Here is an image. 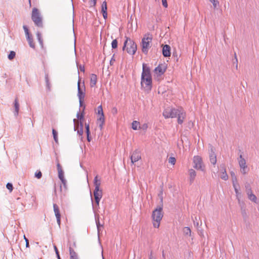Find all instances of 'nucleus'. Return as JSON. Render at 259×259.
Segmentation results:
<instances>
[{
  "label": "nucleus",
  "instance_id": "nucleus-63",
  "mask_svg": "<svg viewBox=\"0 0 259 259\" xmlns=\"http://www.w3.org/2000/svg\"><path fill=\"white\" fill-rule=\"evenodd\" d=\"M162 257L165 258V255L164 253V250L162 251Z\"/></svg>",
  "mask_w": 259,
  "mask_h": 259
},
{
  "label": "nucleus",
  "instance_id": "nucleus-15",
  "mask_svg": "<svg viewBox=\"0 0 259 259\" xmlns=\"http://www.w3.org/2000/svg\"><path fill=\"white\" fill-rule=\"evenodd\" d=\"M85 88L84 85L80 84V80L78 81V97H84L85 96Z\"/></svg>",
  "mask_w": 259,
  "mask_h": 259
},
{
  "label": "nucleus",
  "instance_id": "nucleus-59",
  "mask_svg": "<svg viewBox=\"0 0 259 259\" xmlns=\"http://www.w3.org/2000/svg\"><path fill=\"white\" fill-rule=\"evenodd\" d=\"M36 35H37V39L38 38H41V34L40 32H37V33H36Z\"/></svg>",
  "mask_w": 259,
  "mask_h": 259
},
{
  "label": "nucleus",
  "instance_id": "nucleus-31",
  "mask_svg": "<svg viewBox=\"0 0 259 259\" xmlns=\"http://www.w3.org/2000/svg\"><path fill=\"white\" fill-rule=\"evenodd\" d=\"M53 138H54V139L55 141V142L56 143H58V137H57V132L56 130H53Z\"/></svg>",
  "mask_w": 259,
  "mask_h": 259
},
{
  "label": "nucleus",
  "instance_id": "nucleus-58",
  "mask_svg": "<svg viewBox=\"0 0 259 259\" xmlns=\"http://www.w3.org/2000/svg\"><path fill=\"white\" fill-rule=\"evenodd\" d=\"M82 99L83 98H79V104L81 107H83V101L82 100Z\"/></svg>",
  "mask_w": 259,
  "mask_h": 259
},
{
  "label": "nucleus",
  "instance_id": "nucleus-13",
  "mask_svg": "<svg viewBox=\"0 0 259 259\" xmlns=\"http://www.w3.org/2000/svg\"><path fill=\"white\" fill-rule=\"evenodd\" d=\"M94 196L96 203L98 205L99 204V202L102 197V189L94 190Z\"/></svg>",
  "mask_w": 259,
  "mask_h": 259
},
{
  "label": "nucleus",
  "instance_id": "nucleus-60",
  "mask_svg": "<svg viewBox=\"0 0 259 259\" xmlns=\"http://www.w3.org/2000/svg\"><path fill=\"white\" fill-rule=\"evenodd\" d=\"M114 61H115V60L113 59V57H112L110 60V64L112 65Z\"/></svg>",
  "mask_w": 259,
  "mask_h": 259
},
{
  "label": "nucleus",
  "instance_id": "nucleus-38",
  "mask_svg": "<svg viewBox=\"0 0 259 259\" xmlns=\"http://www.w3.org/2000/svg\"><path fill=\"white\" fill-rule=\"evenodd\" d=\"M7 188L11 192L13 191V185L11 183H8L6 185Z\"/></svg>",
  "mask_w": 259,
  "mask_h": 259
},
{
  "label": "nucleus",
  "instance_id": "nucleus-43",
  "mask_svg": "<svg viewBox=\"0 0 259 259\" xmlns=\"http://www.w3.org/2000/svg\"><path fill=\"white\" fill-rule=\"evenodd\" d=\"M35 176L36 178H37V179H40L41 178V176H42V174H41V171H39L38 172H35Z\"/></svg>",
  "mask_w": 259,
  "mask_h": 259
},
{
  "label": "nucleus",
  "instance_id": "nucleus-56",
  "mask_svg": "<svg viewBox=\"0 0 259 259\" xmlns=\"http://www.w3.org/2000/svg\"><path fill=\"white\" fill-rule=\"evenodd\" d=\"M102 13H103V16L104 19H106L107 18V12H102Z\"/></svg>",
  "mask_w": 259,
  "mask_h": 259
},
{
  "label": "nucleus",
  "instance_id": "nucleus-41",
  "mask_svg": "<svg viewBox=\"0 0 259 259\" xmlns=\"http://www.w3.org/2000/svg\"><path fill=\"white\" fill-rule=\"evenodd\" d=\"M58 177L60 180L64 179V172L63 170H60V172H58Z\"/></svg>",
  "mask_w": 259,
  "mask_h": 259
},
{
  "label": "nucleus",
  "instance_id": "nucleus-46",
  "mask_svg": "<svg viewBox=\"0 0 259 259\" xmlns=\"http://www.w3.org/2000/svg\"><path fill=\"white\" fill-rule=\"evenodd\" d=\"M148 256H149V259H156V257L154 256H153L152 251H151L150 252Z\"/></svg>",
  "mask_w": 259,
  "mask_h": 259
},
{
  "label": "nucleus",
  "instance_id": "nucleus-26",
  "mask_svg": "<svg viewBox=\"0 0 259 259\" xmlns=\"http://www.w3.org/2000/svg\"><path fill=\"white\" fill-rule=\"evenodd\" d=\"M94 184L95 187V190L101 189V182L100 180H98V176H96L95 178H94Z\"/></svg>",
  "mask_w": 259,
  "mask_h": 259
},
{
  "label": "nucleus",
  "instance_id": "nucleus-5",
  "mask_svg": "<svg viewBox=\"0 0 259 259\" xmlns=\"http://www.w3.org/2000/svg\"><path fill=\"white\" fill-rule=\"evenodd\" d=\"M152 40V36L149 33L145 34L142 40V52L147 54L149 49L151 47V43Z\"/></svg>",
  "mask_w": 259,
  "mask_h": 259
},
{
  "label": "nucleus",
  "instance_id": "nucleus-7",
  "mask_svg": "<svg viewBox=\"0 0 259 259\" xmlns=\"http://www.w3.org/2000/svg\"><path fill=\"white\" fill-rule=\"evenodd\" d=\"M193 167L202 171H205V166L203 163L202 158L198 156H194L193 159Z\"/></svg>",
  "mask_w": 259,
  "mask_h": 259
},
{
  "label": "nucleus",
  "instance_id": "nucleus-3",
  "mask_svg": "<svg viewBox=\"0 0 259 259\" xmlns=\"http://www.w3.org/2000/svg\"><path fill=\"white\" fill-rule=\"evenodd\" d=\"M31 19L36 26L38 27L42 28V17L39 10L36 8L32 9Z\"/></svg>",
  "mask_w": 259,
  "mask_h": 259
},
{
  "label": "nucleus",
  "instance_id": "nucleus-34",
  "mask_svg": "<svg viewBox=\"0 0 259 259\" xmlns=\"http://www.w3.org/2000/svg\"><path fill=\"white\" fill-rule=\"evenodd\" d=\"M16 55V53L14 51H11L9 55H8V59L10 60H13Z\"/></svg>",
  "mask_w": 259,
  "mask_h": 259
},
{
  "label": "nucleus",
  "instance_id": "nucleus-30",
  "mask_svg": "<svg viewBox=\"0 0 259 259\" xmlns=\"http://www.w3.org/2000/svg\"><path fill=\"white\" fill-rule=\"evenodd\" d=\"M139 122L137 121H134L132 122V128L134 130H137L138 128V127L139 126Z\"/></svg>",
  "mask_w": 259,
  "mask_h": 259
},
{
  "label": "nucleus",
  "instance_id": "nucleus-55",
  "mask_svg": "<svg viewBox=\"0 0 259 259\" xmlns=\"http://www.w3.org/2000/svg\"><path fill=\"white\" fill-rule=\"evenodd\" d=\"M235 59L236 60V64H235L236 68L237 69V68H238V60H237L236 54H235Z\"/></svg>",
  "mask_w": 259,
  "mask_h": 259
},
{
  "label": "nucleus",
  "instance_id": "nucleus-16",
  "mask_svg": "<svg viewBox=\"0 0 259 259\" xmlns=\"http://www.w3.org/2000/svg\"><path fill=\"white\" fill-rule=\"evenodd\" d=\"M54 211L57 218V222L59 226H60L61 223V214L60 213L59 208L58 206L54 204L53 205Z\"/></svg>",
  "mask_w": 259,
  "mask_h": 259
},
{
  "label": "nucleus",
  "instance_id": "nucleus-42",
  "mask_svg": "<svg viewBox=\"0 0 259 259\" xmlns=\"http://www.w3.org/2000/svg\"><path fill=\"white\" fill-rule=\"evenodd\" d=\"M85 130H86L87 134V135H90V126H89V124L85 123Z\"/></svg>",
  "mask_w": 259,
  "mask_h": 259
},
{
  "label": "nucleus",
  "instance_id": "nucleus-28",
  "mask_svg": "<svg viewBox=\"0 0 259 259\" xmlns=\"http://www.w3.org/2000/svg\"><path fill=\"white\" fill-rule=\"evenodd\" d=\"M84 109H85V106H83V110H82V111L81 113V114H80L79 113H77V117L80 120V124H81V123H82L81 120L83 119V117H84V114H83L84 111H84Z\"/></svg>",
  "mask_w": 259,
  "mask_h": 259
},
{
  "label": "nucleus",
  "instance_id": "nucleus-35",
  "mask_svg": "<svg viewBox=\"0 0 259 259\" xmlns=\"http://www.w3.org/2000/svg\"><path fill=\"white\" fill-rule=\"evenodd\" d=\"M245 192L246 193H249L250 192H252V190L251 189V188L249 184H246L245 186Z\"/></svg>",
  "mask_w": 259,
  "mask_h": 259
},
{
  "label": "nucleus",
  "instance_id": "nucleus-12",
  "mask_svg": "<svg viewBox=\"0 0 259 259\" xmlns=\"http://www.w3.org/2000/svg\"><path fill=\"white\" fill-rule=\"evenodd\" d=\"M73 122H74V131H77V134L79 136H82V135L83 134V123H81V124H80V128L79 129V122H78V121L77 119H73Z\"/></svg>",
  "mask_w": 259,
  "mask_h": 259
},
{
  "label": "nucleus",
  "instance_id": "nucleus-61",
  "mask_svg": "<svg viewBox=\"0 0 259 259\" xmlns=\"http://www.w3.org/2000/svg\"><path fill=\"white\" fill-rule=\"evenodd\" d=\"M73 50H74V52H75V42H74V45H73Z\"/></svg>",
  "mask_w": 259,
  "mask_h": 259
},
{
  "label": "nucleus",
  "instance_id": "nucleus-52",
  "mask_svg": "<svg viewBox=\"0 0 259 259\" xmlns=\"http://www.w3.org/2000/svg\"><path fill=\"white\" fill-rule=\"evenodd\" d=\"M197 221V218L196 217V218H195V220H194V226H196V227H198V226H199V223H198V222H196V221Z\"/></svg>",
  "mask_w": 259,
  "mask_h": 259
},
{
  "label": "nucleus",
  "instance_id": "nucleus-2",
  "mask_svg": "<svg viewBox=\"0 0 259 259\" xmlns=\"http://www.w3.org/2000/svg\"><path fill=\"white\" fill-rule=\"evenodd\" d=\"M163 216L162 212V206H158L153 211L152 218L153 225L154 228H158L159 227L160 222Z\"/></svg>",
  "mask_w": 259,
  "mask_h": 259
},
{
  "label": "nucleus",
  "instance_id": "nucleus-62",
  "mask_svg": "<svg viewBox=\"0 0 259 259\" xmlns=\"http://www.w3.org/2000/svg\"><path fill=\"white\" fill-rule=\"evenodd\" d=\"M87 139H88V141L89 142H90V140H90V137H89V135H87Z\"/></svg>",
  "mask_w": 259,
  "mask_h": 259
},
{
  "label": "nucleus",
  "instance_id": "nucleus-17",
  "mask_svg": "<svg viewBox=\"0 0 259 259\" xmlns=\"http://www.w3.org/2000/svg\"><path fill=\"white\" fill-rule=\"evenodd\" d=\"M165 70L166 67L165 66V65L160 64L155 68V69H154V72L157 75H161L165 72Z\"/></svg>",
  "mask_w": 259,
  "mask_h": 259
},
{
  "label": "nucleus",
  "instance_id": "nucleus-20",
  "mask_svg": "<svg viewBox=\"0 0 259 259\" xmlns=\"http://www.w3.org/2000/svg\"><path fill=\"white\" fill-rule=\"evenodd\" d=\"M247 197L249 200L251 201L257 203V198L256 196L253 193V192H250L249 193H248L246 194Z\"/></svg>",
  "mask_w": 259,
  "mask_h": 259
},
{
  "label": "nucleus",
  "instance_id": "nucleus-11",
  "mask_svg": "<svg viewBox=\"0 0 259 259\" xmlns=\"http://www.w3.org/2000/svg\"><path fill=\"white\" fill-rule=\"evenodd\" d=\"M177 117H178V123L182 124L186 117V113L181 107H179Z\"/></svg>",
  "mask_w": 259,
  "mask_h": 259
},
{
  "label": "nucleus",
  "instance_id": "nucleus-29",
  "mask_svg": "<svg viewBox=\"0 0 259 259\" xmlns=\"http://www.w3.org/2000/svg\"><path fill=\"white\" fill-rule=\"evenodd\" d=\"M69 253L70 256V257L74 258L78 257L76 253L71 247H69Z\"/></svg>",
  "mask_w": 259,
  "mask_h": 259
},
{
  "label": "nucleus",
  "instance_id": "nucleus-45",
  "mask_svg": "<svg viewBox=\"0 0 259 259\" xmlns=\"http://www.w3.org/2000/svg\"><path fill=\"white\" fill-rule=\"evenodd\" d=\"M54 249H55V251L56 254V255H57V258H58V259H61V258H60V255H59V251H58V249H57V247L55 245V246H54Z\"/></svg>",
  "mask_w": 259,
  "mask_h": 259
},
{
  "label": "nucleus",
  "instance_id": "nucleus-6",
  "mask_svg": "<svg viewBox=\"0 0 259 259\" xmlns=\"http://www.w3.org/2000/svg\"><path fill=\"white\" fill-rule=\"evenodd\" d=\"M179 110L178 108H175L171 107L166 108L163 112V116L165 118H173L177 117V114Z\"/></svg>",
  "mask_w": 259,
  "mask_h": 259
},
{
  "label": "nucleus",
  "instance_id": "nucleus-8",
  "mask_svg": "<svg viewBox=\"0 0 259 259\" xmlns=\"http://www.w3.org/2000/svg\"><path fill=\"white\" fill-rule=\"evenodd\" d=\"M238 162L240 167V172L243 175H246L248 171L247 165L245 159L243 157L242 154L239 155L238 158Z\"/></svg>",
  "mask_w": 259,
  "mask_h": 259
},
{
  "label": "nucleus",
  "instance_id": "nucleus-49",
  "mask_svg": "<svg viewBox=\"0 0 259 259\" xmlns=\"http://www.w3.org/2000/svg\"><path fill=\"white\" fill-rule=\"evenodd\" d=\"M24 238L25 239V241L26 242V247H29V241H28V239L27 238H26L25 236H24Z\"/></svg>",
  "mask_w": 259,
  "mask_h": 259
},
{
  "label": "nucleus",
  "instance_id": "nucleus-64",
  "mask_svg": "<svg viewBox=\"0 0 259 259\" xmlns=\"http://www.w3.org/2000/svg\"><path fill=\"white\" fill-rule=\"evenodd\" d=\"M70 259H78V257H70Z\"/></svg>",
  "mask_w": 259,
  "mask_h": 259
},
{
  "label": "nucleus",
  "instance_id": "nucleus-24",
  "mask_svg": "<svg viewBox=\"0 0 259 259\" xmlns=\"http://www.w3.org/2000/svg\"><path fill=\"white\" fill-rule=\"evenodd\" d=\"M97 81V75L94 74H91L90 76V86L91 87H94L96 84Z\"/></svg>",
  "mask_w": 259,
  "mask_h": 259
},
{
  "label": "nucleus",
  "instance_id": "nucleus-19",
  "mask_svg": "<svg viewBox=\"0 0 259 259\" xmlns=\"http://www.w3.org/2000/svg\"><path fill=\"white\" fill-rule=\"evenodd\" d=\"M189 181L191 184L193 183L195 178L196 176V172L193 169H190L189 170Z\"/></svg>",
  "mask_w": 259,
  "mask_h": 259
},
{
  "label": "nucleus",
  "instance_id": "nucleus-33",
  "mask_svg": "<svg viewBox=\"0 0 259 259\" xmlns=\"http://www.w3.org/2000/svg\"><path fill=\"white\" fill-rule=\"evenodd\" d=\"M45 81H46V85H47V88L49 90H50L51 89V84H50V83L49 82V76L48 75H46V76H45Z\"/></svg>",
  "mask_w": 259,
  "mask_h": 259
},
{
  "label": "nucleus",
  "instance_id": "nucleus-47",
  "mask_svg": "<svg viewBox=\"0 0 259 259\" xmlns=\"http://www.w3.org/2000/svg\"><path fill=\"white\" fill-rule=\"evenodd\" d=\"M162 5L164 7L167 8L168 6L166 0H162Z\"/></svg>",
  "mask_w": 259,
  "mask_h": 259
},
{
  "label": "nucleus",
  "instance_id": "nucleus-25",
  "mask_svg": "<svg viewBox=\"0 0 259 259\" xmlns=\"http://www.w3.org/2000/svg\"><path fill=\"white\" fill-rule=\"evenodd\" d=\"M183 233L186 237L191 236V230L189 227H185L183 228Z\"/></svg>",
  "mask_w": 259,
  "mask_h": 259
},
{
  "label": "nucleus",
  "instance_id": "nucleus-36",
  "mask_svg": "<svg viewBox=\"0 0 259 259\" xmlns=\"http://www.w3.org/2000/svg\"><path fill=\"white\" fill-rule=\"evenodd\" d=\"M107 3L105 1L103 3L102 5V12H107Z\"/></svg>",
  "mask_w": 259,
  "mask_h": 259
},
{
  "label": "nucleus",
  "instance_id": "nucleus-23",
  "mask_svg": "<svg viewBox=\"0 0 259 259\" xmlns=\"http://www.w3.org/2000/svg\"><path fill=\"white\" fill-rule=\"evenodd\" d=\"M234 189L236 194V197L239 203L240 202L241 198H242V194L239 191L237 186L234 184Z\"/></svg>",
  "mask_w": 259,
  "mask_h": 259
},
{
  "label": "nucleus",
  "instance_id": "nucleus-4",
  "mask_svg": "<svg viewBox=\"0 0 259 259\" xmlns=\"http://www.w3.org/2000/svg\"><path fill=\"white\" fill-rule=\"evenodd\" d=\"M126 48L127 52L131 55H134L137 51V45L135 42L128 37H126V40L124 43L123 50Z\"/></svg>",
  "mask_w": 259,
  "mask_h": 259
},
{
  "label": "nucleus",
  "instance_id": "nucleus-50",
  "mask_svg": "<svg viewBox=\"0 0 259 259\" xmlns=\"http://www.w3.org/2000/svg\"><path fill=\"white\" fill-rule=\"evenodd\" d=\"M78 68L80 71L83 72H84V67L83 66H82L80 65L79 66Z\"/></svg>",
  "mask_w": 259,
  "mask_h": 259
},
{
  "label": "nucleus",
  "instance_id": "nucleus-1",
  "mask_svg": "<svg viewBox=\"0 0 259 259\" xmlns=\"http://www.w3.org/2000/svg\"><path fill=\"white\" fill-rule=\"evenodd\" d=\"M141 87L146 92H149L152 88V77L150 70L147 64H143V71L141 75Z\"/></svg>",
  "mask_w": 259,
  "mask_h": 259
},
{
  "label": "nucleus",
  "instance_id": "nucleus-32",
  "mask_svg": "<svg viewBox=\"0 0 259 259\" xmlns=\"http://www.w3.org/2000/svg\"><path fill=\"white\" fill-rule=\"evenodd\" d=\"M96 225H97V229H98V231L99 233L100 231V228L103 227V225L100 224L99 218L96 219Z\"/></svg>",
  "mask_w": 259,
  "mask_h": 259
},
{
  "label": "nucleus",
  "instance_id": "nucleus-10",
  "mask_svg": "<svg viewBox=\"0 0 259 259\" xmlns=\"http://www.w3.org/2000/svg\"><path fill=\"white\" fill-rule=\"evenodd\" d=\"M98 114L100 115L98 120L99 123V126L100 128H102L103 125L104 123V116L103 112V109L102 106L100 105L98 108Z\"/></svg>",
  "mask_w": 259,
  "mask_h": 259
},
{
  "label": "nucleus",
  "instance_id": "nucleus-37",
  "mask_svg": "<svg viewBox=\"0 0 259 259\" xmlns=\"http://www.w3.org/2000/svg\"><path fill=\"white\" fill-rule=\"evenodd\" d=\"M168 163H170L172 165H175L176 163V158L174 157H170L168 158Z\"/></svg>",
  "mask_w": 259,
  "mask_h": 259
},
{
  "label": "nucleus",
  "instance_id": "nucleus-14",
  "mask_svg": "<svg viewBox=\"0 0 259 259\" xmlns=\"http://www.w3.org/2000/svg\"><path fill=\"white\" fill-rule=\"evenodd\" d=\"M141 158L140 152L138 150H135L133 152L131 156V162L133 164L138 161Z\"/></svg>",
  "mask_w": 259,
  "mask_h": 259
},
{
  "label": "nucleus",
  "instance_id": "nucleus-9",
  "mask_svg": "<svg viewBox=\"0 0 259 259\" xmlns=\"http://www.w3.org/2000/svg\"><path fill=\"white\" fill-rule=\"evenodd\" d=\"M209 155L210 162L212 164L215 165L217 162V156L214 152V148L211 145L209 146Z\"/></svg>",
  "mask_w": 259,
  "mask_h": 259
},
{
  "label": "nucleus",
  "instance_id": "nucleus-53",
  "mask_svg": "<svg viewBox=\"0 0 259 259\" xmlns=\"http://www.w3.org/2000/svg\"><path fill=\"white\" fill-rule=\"evenodd\" d=\"M57 169H58V172H60V170H63L62 169V167H61V166L60 165V164L58 163L57 164Z\"/></svg>",
  "mask_w": 259,
  "mask_h": 259
},
{
  "label": "nucleus",
  "instance_id": "nucleus-40",
  "mask_svg": "<svg viewBox=\"0 0 259 259\" xmlns=\"http://www.w3.org/2000/svg\"><path fill=\"white\" fill-rule=\"evenodd\" d=\"M23 29L24 30L26 36L30 35L29 33V30H28L27 27L26 25H24L23 26Z\"/></svg>",
  "mask_w": 259,
  "mask_h": 259
},
{
  "label": "nucleus",
  "instance_id": "nucleus-21",
  "mask_svg": "<svg viewBox=\"0 0 259 259\" xmlns=\"http://www.w3.org/2000/svg\"><path fill=\"white\" fill-rule=\"evenodd\" d=\"M221 168L222 169V172L221 173L220 177L222 179L226 181L228 179V176L226 172L224 165H221Z\"/></svg>",
  "mask_w": 259,
  "mask_h": 259
},
{
  "label": "nucleus",
  "instance_id": "nucleus-48",
  "mask_svg": "<svg viewBox=\"0 0 259 259\" xmlns=\"http://www.w3.org/2000/svg\"><path fill=\"white\" fill-rule=\"evenodd\" d=\"M60 180L61 181L62 183L64 185V187L66 188V181L65 179V178L64 179H61Z\"/></svg>",
  "mask_w": 259,
  "mask_h": 259
},
{
  "label": "nucleus",
  "instance_id": "nucleus-44",
  "mask_svg": "<svg viewBox=\"0 0 259 259\" xmlns=\"http://www.w3.org/2000/svg\"><path fill=\"white\" fill-rule=\"evenodd\" d=\"M211 3H212L213 8L214 9H215L217 8V7L218 6V5L219 4V2L218 0H215L214 1H213Z\"/></svg>",
  "mask_w": 259,
  "mask_h": 259
},
{
  "label": "nucleus",
  "instance_id": "nucleus-57",
  "mask_svg": "<svg viewBox=\"0 0 259 259\" xmlns=\"http://www.w3.org/2000/svg\"><path fill=\"white\" fill-rule=\"evenodd\" d=\"M96 1L97 0H91V5H92L93 6H95L96 4Z\"/></svg>",
  "mask_w": 259,
  "mask_h": 259
},
{
  "label": "nucleus",
  "instance_id": "nucleus-54",
  "mask_svg": "<svg viewBox=\"0 0 259 259\" xmlns=\"http://www.w3.org/2000/svg\"><path fill=\"white\" fill-rule=\"evenodd\" d=\"M38 42L40 44V45L42 47L43 46V40L42 38H38Z\"/></svg>",
  "mask_w": 259,
  "mask_h": 259
},
{
  "label": "nucleus",
  "instance_id": "nucleus-22",
  "mask_svg": "<svg viewBox=\"0 0 259 259\" xmlns=\"http://www.w3.org/2000/svg\"><path fill=\"white\" fill-rule=\"evenodd\" d=\"M19 105H20L19 101L17 98H16L15 100V101L14 103V108H15L14 115L16 116H17L18 115L19 110Z\"/></svg>",
  "mask_w": 259,
  "mask_h": 259
},
{
  "label": "nucleus",
  "instance_id": "nucleus-27",
  "mask_svg": "<svg viewBox=\"0 0 259 259\" xmlns=\"http://www.w3.org/2000/svg\"><path fill=\"white\" fill-rule=\"evenodd\" d=\"M26 38H27V41H28L29 46L31 48L34 49L35 48V44L33 41V38L31 37V36H30V35L27 36H26Z\"/></svg>",
  "mask_w": 259,
  "mask_h": 259
},
{
  "label": "nucleus",
  "instance_id": "nucleus-39",
  "mask_svg": "<svg viewBox=\"0 0 259 259\" xmlns=\"http://www.w3.org/2000/svg\"><path fill=\"white\" fill-rule=\"evenodd\" d=\"M117 44H118V42H117V41L116 39H114L112 41V44H111V45H112V48L113 49H115L117 47Z\"/></svg>",
  "mask_w": 259,
  "mask_h": 259
},
{
  "label": "nucleus",
  "instance_id": "nucleus-18",
  "mask_svg": "<svg viewBox=\"0 0 259 259\" xmlns=\"http://www.w3.org/2000/svg\"><path fill=\"white\" fill-rule=\"evenodd\" d=\"M162 54H163V55L165 57H168L170 56L171 52H170V47L169 46H168L167 45H165L163 46Z\"/></svg>",
  "mask_w": 259,
  "mask_h": 259
},
{
  "label": "nucleus",
  "instance_id": "nucleus-51",
  "mask_svg": "<svg viewBox=\"0 0 259 259\" xmlns=\"http://www.w3.org/2000/svg\"><path fill=\"white\" fill-rule=\"evenodd\" d=\"M237 179L235 177L234 178H233V180H232L233 186L234 187V184H236V185L237 186Z\"/></svg>",
  "mask_w": 259,
  "mask_h": 259
}]
</instances>
